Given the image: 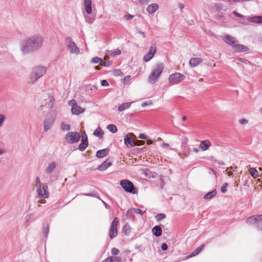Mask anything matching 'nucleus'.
<instances>
[{
	"label": "nucleus",
	"mask_w": 262,
	"mask_h": 262,
	"mask_svg": "<svg viewBox=\"0 0 262 262\" xmlns=\"http://www.w3.org/2000/svg\"><path fill=\"white\" fill-rule=\"evenodd\" d=\"M139 137V138L143 139H146L147 138V137L145 135L143 134H140Z\"/></svg>",
	"instance_id": "nucleus-56"
},
{
	"label": "nucleus",
	"mask_w": 262,
	"mask_h": 262,
	"mask_svg": "<svg viewBox=\"0 0 262 262\" xmlns=\"http://www.w3.org/2000/svg\"><path fill=\"white\" fill-rule=\"evenodd\" d=\"M121 257L119 256H109L102 262H121Z\"/></svg>",
	"instance_id": "nucleus-24"
},
{
	"label": "nucleus",
	"mask_w": 262,
	"mask_h": 262,
	"mask_svg": "<svg viewBox=\"0 0 262 262\" xmlns=\"http://www.w3.org/2000/svg\"><path fill=\"white\" fill-rule=\"evenodd\" d=\"M224 40L233 47L234 50L237 52H246L248 50V47L243 45L238 44L237 40L234 37L229 34L225 35Z\"/></svg>",
	"instance_id": "nucleus-4"
},
{
	"label": "nucleus",
	"mask_w": 262,
	"mask_h": 262,
	"mask_svg": "<svg viewBox=\"0 0 262 262\" xmlns=\"http://www.w3.org/2000/svg\"><path fill=\"white\" fill-rule=\"evenodd\" d=\"M199 253H196V250H195L189 256H188V257H191L192 256H194L196 255H198Z\"/></svg>",
	"instance_id": "nucleus-58"
},
{
	"label": "nucleus",
	"mask_w": 262,
	"mask_h": 262,
	"mask_svg": "<svg viewBox=\"0 0 262 262\" xmlns=\"http://www.w3.org/2000/svg\"><path fill=\"white\" fill-rule=\"evenodd\" d=\"M80 137H81V139H82L81 140L88 141L87 135L85 132H83V133H82L81 136Z\"/></svg>",
	"instance_id": "nucleus-47"
},
{
	"label": "nucleus",
	"mask_w": 262,
	"mask_h": 262,
	"mask_svg": "<svg viewBox=\"0 0 262 262\" xmlns=\"http://www.w3.org/2000/svg\"><path fill=\"white\" fill-rule=\"evenodd\" d=\"M199 253H196V250H195L189 256H188V257H191L192 256H194L196 255H198Z\"/></svg>",
	"instance_id": "nucleus-57"
},
{
	"label": "nucleus",
	"mask_w": 262,
	"mask_h": 262,
	"mask_svg": "<svg viewBox=\"0 0 262 262\" xmlns=\"http://www.w3.org/2000/svg\"><path fill=\"white\" fill-rule=\"evenodd\" d=\"M159 5L157 3H153L148 5L146 11L149 14H153L159 9Z\"/></svg>",
	"instance_id": "nucleus-18"
},
{
	"label": "nucleus",
	"mask_w": 262,
	"mask_h": 262,
	"mask_svg": "<svg viewBox=\"0 0 262 262\" xmlns=\"http://www.w3.org/2000/svg\"><path fill=\"white\" fill-rule=\"evenodd\" d=\"M112 61H107L101 62V65L104 67H110L112 64Z\"/></svg>",
	"instance_id": "nucleus-44"
},
{
	"label": "nucleus",
	"mask_w": 262,
	"mask_h": 262,
	"mask_svg": "<svg viewBox=\"0 0 262 262\" xmlns=\"http://www.w3.org/2000/svg\"><path fill=\"white\" fill-rule=\"evenodd\" d=\"M132 102H125L121 104L119 107H118V111L119 112H122L124 110L129 108L132 104Z\"/></svg>",
	"instance_id": "nucleus-27"
},
{
	"label": "nucleus",
	"mask_w": 262,
	"mask_h": 262,
	"mask_svg": "<svg viewBox=\"0 0 262 262\" xmlns=\"http://www.w3.org/2000/svg\"><path fill=\"white\" fill-rule=\"evenodd\" d=\"M112 165V162L108 159L106 160L101 165L98 166L97 169L100 171L106 170L108 167Z\"/></svg>",
	"instance_id": "nucleus-17"
},
{
	"label": "nucleus",
	"mask_w": 262,
	"mask_h": 262,
	"mask_svg": "<svg viewBox=\"0 0 262 262\" xmlns=\"http://www.w3.org/2000/svg\"><path fill=\"white\" fill-rule=\"evenodd\" d=\"M202 61V59L200 58H192L189 60V64L190 67L193 68L199 65Z\"/></svg>",
	"instance_id": "nucleus-21"
},
{
	"label": "nucleus",
	"mask_w": 262,
	"mask_h": 262,
	"mask_svg": "<svg viewBox=\"0 0 262 262\" xmlns=\"http://www.w3.org/2000/svg\"><path fill=\"white\" fill-rule=\"evenodd\" d=\"M68 105L71 107V112L73 115H78L84 112V109L78 105L76 101L74 99L68 102Z\"/></svg>",
	"instance_id": "nucleus-10"
},
{
	"label": "nucleus",
	"mask_w": 262,
	"mask_h": 262,
	"mask_svg": "<svg viewBox=\"0 0 262 262\" xmlns=\"http://www.w3.org/2000/svg\"><path fill=\"white\" fill-rule=\"evenodd\" d=\"M193 151L196 153L198 152L199 151V149L198 148H194L193 149Z\"/></svg>",
	"instance_id": "nucleus-64"
},
{
	"label": "nucleus",
	"mask_w": 262,
	"mask_h": 262,
	"mask_svg": "<svg viewBox=\"0 0 262 262\" xmlns=\"http://www.w3.org/2000/svg\"><path fill=\"white\" fill-rule=\"evenodd\" d=\"M162 146L163 147H169V145L168 143H163Z\"/></svg>",
	"instance_id": "nucleus-61"
},
{
	"label": "nucleus",
	"mask_w": 262,
	"mask_h": 262,
	"mask_svg": "<svg viewBox=\"0 0 262 262\" xmlns=\"http://www.w3.org/2000/svg\"><path fill=\"white\" fill-rule=\"evenodd\" d=\"M44 38L39 34L28 36L23 39L19 43L20 50L23 55H27L40 49Z\"/></svg>",
	"instance_id": "nucleus-1"
},
{
	"label": "nucleus",
	"mask_w": 262,
	"mask_h": 262,
	"mask_svg": "<svg viewBox=\"0 0 262 262\" xmlns=\"http://www.w3.org/2000/svg\"><path fill=\"white\" fill-rule=\"evenodd\" d=\"M205 247V245L202 244L200 247H198L195 250L196 253H199Z\"/></svg>",
	"instance_id": "nucleus-45"
},
{
	"label": "nucleus",
	"mask_w": 262,
	"mask_h": 262,
	"mask_svg": "<svg viewBox=\"0 0 262 262\" xmlns=\"http://www.w3.org/2000/svg\"><path fill=\"white\" fill-rule=\"evenodd\" d=\"M223 8V5L221 3L215 4L213 6V9L216 11H220Z\"/></svg>",
	"instance_id": "nucleus-32"
},
{
	"label": "nucleus",
	"mask_w": 262,
	"mask_h": 262,
	"mask_svg": "<svg viewBox=\"0 0 262 262\" xmlns=\"http://www.w3.org/2000/svg\"><path fill=\"white\" fill-rule=\"evenodd\" d=\"M137 1L143 5H147L149 2V0H137Z\"/></svg>",
	"instance_id": "nucleus-48"
},
{
	"label": "nucleus",
	"mask_w": 262,
	"mask_h": 262,
	"mask_svg": "<svg viewBox=\"0 0 262 262\" xmlns=\"http://www.w3.org/2000/svg\"><path fill=\"white\" fill-rule=\"evenodd\" d=\"M168 246L167 245L166 243H164L162 244L161 245V249L163 251H165L167 249Z\"/></svg>",
	"instance_id": "nucleus-53"
},
{
	"label": "nucleus",
	"mask_w": 262,
	"mask_h": 262,
	"mask_svg": "<svg viewBox=\"0 0 262 262\" xmlns=\"http://www.w3.org/2000/svg\"><path fill=\"white\" fill-rule=\"evenodd\" d=\"M228 185V184L227 183H225L223 185V186L221 188V190L222 192H223L224 193L226 192V191H227V189L226 188H227Z\"/></svg>",
	"instance_id": "nucleus-41"
},
{
	"label": "nucleus",
	"mask_w": 262,
	"mask_h": 262,
	"mask_svg": "<svg viewBox=\"0 0 262 262\" xmlns=\"http://www.w3.org/2000/svg\"><path fill=\"white\" fill-rule=\"evenodd\" d=\"M118 223L117 217H115L112 222L109 232V235L111 239L114 238L117 234V226Z\"/></svg>",
	"instance_id": "nucleus-14"
},
{
	"label": "nucleus",
	"mask_w": 262,
	"mask_h": 262,
	"mask_svg": "<svg viewBox=\"0 0 262 262\" xmlns=\"http://www.w3.org/2000/svg\"><path fill=\"white\" fill-rule=\"evenodd\" d=\"M164 68V64L162 63H158L155 66L147 79L149 83L153 84L158 81Z\"/></svg>",
	"instance_id": "nucleus-3"
},
{
	"label": "nucleus",
	"mask_w": 262,
	"mask_h": 262,
	"mask_svg": "<svg viewBox=\"0 0 262 262\" xmlns=\"http://www.w3.org/2000/svg\"><path fill=\"white\" fill-rule=\"evenodd\" d=\"M119 250L116 248H113L111 250V253L113 255H117L119 254Z\"/></svg>",
	"instance_id": "nucleus-43"
},
{
	"label": "nucleus",
	"mask_w": 262,
	"mask_h": 262,
	"mask_svg": "<svg viewBox=\"0 0 262 262\" xmlns=\"http://www.w3.org/2000/svg\"><path fill=\"white\" fill-rule=\"evenodd\" d=\"M91 62L97 63L98 62H102V59L98 57H95L91 59Z\"/></svg>",
	"instance_id": "nucleus-36"
},
{
	"label": "nucleus",
	"mask_w": 262,
	"mask_h": 262,
	"mask_svg": "<svg viewBox=\"0 0 262 262\" xmlns=\"http://www.w3.org/2000/svg\"><path fill=\"white\" fill-rule=\"evenodd\" d=\"M152 104V103L151 102H144L142 104L141 106L142 107H145V106L146 105H151Z\"/></svg>",
	"instance_id": "nucleus-59"
},
{
	"label": "nucleus",
	"mask_w": 262,
	"mask_h": 262,
	"mask_svg": "<svg viewBox=\"0 0 262 262\" xmlns=\"http://www.w3.org/2000/svg\"><path fill=\"white\" fill-rule=\"evenodd\" d=\"M80 138V134L76 132H70L64 137L66 141L69 144H74L78 142Z\"/></svg>",
	"instance_id": "nucleus-9"
},
{
	"label": "nucleus",
	"mask_w": 262,
	"mask_h": 262,
	"mask_svg": "<svg viewBox=\"0 0 262 262\" xmlns=\"http://www.w3.org/2000/svg\"><path fill=\"white\" fill-rule=\"evenodd\" d=\"M101 84L102 86H108L109 84H108V82H107V81L105 80H102L101 81Z\"/></svg>",
	"instance_id": "nucleus-49"
},
{
	"label": "nucleus",
	"mask_w": 262,
	"mask_h": 262,
	"mask_svg": "<svg viewBox=\"0 0 262 262\" xmlns=\"http://www.w3.org/2000/svg\"><path fill=\"white\" fill-rule=\"evenodd\" d=\"M108 152L109 150L107 148L99 150L97 151L96 156L98 158H102L106 156L108 154Z\"/></svg>",
	"instance_id": "nucleus-23"
},
{
	"label": "nucleus",
	"mask_w": 262,
	"mask_h": 262,
	"mask_svg": "<svg viewBox=\"0 0 262 262\" xmlns=\"http://www.w3.org/2000/svg\"><path fill=\"white\" fill-rule=\"evenodd\" d=\"M107 128L112 133H115L117 131V127L114 124H110L107 125Z\"/></svg>",
	"instance_id": "nucleus-33"
},
{
	"label": "nucleus",
	"mask_w": 262,
	"mask_h": 262,
	"mask_svg": "<svg viewBox=\"0 0 262 262\" xmlns=\"http://www.w3.org/2000/svg\"><path fill=\"white\" fill-rule=\"evenodd\" d=\"M217 194V191L216 189H214L212 191L208 192L204 196V199L206 200H210L213 197L215 196Z\"/></svg>",
	"instance_id": "nucleus-26"
},
{
	"label": "nucleus",
	"mask_w": 262,
	"mask_h": 262,
	"mask_svg": "<svg viewBox=\"0 0 262 262\" xmlns=\"http://www.w3.org/2000/svg\"><path fill=\"white\" fill-rule=\"evenodd\" d=\"M49 226L48 225L46 227H45L43 229V233L46 236H47L48 235V234L49 233Z\"/></svg>",
	"instance_id": "nucleus-46"
},
{
	"label": "nucleus",
	"mask_w": 262,
	"mask_h": 262,
	"mask_svg": "<svg viewBox=\"0 0 262 262\" xmlns=\"http://www.w3.org/2000/svg\"><path fill=\"white\" fill-rule=\"evenodd\" d=\"M246 223L248 225H254L258 230L262 231V214L250 216L247 219Z\"/></svg>",
	"instance_id": "nucleus-6"
},
{
	"label": "nucleus",
	"mask_w": 262,
	"mask_h": 262,
	"mask_svg": "<svg viewBox=\"0 0 262 262\" xmlns=\"http://www.w3.org/2000/svg\"><path fill=\"white\" fill-rule=\"evenodd\" d=\"M233 13L234 14V15L235 16H236L237 17H239V18H244V15H243L242 14L238 13L237 12L235 11H234L233 12Z\"/></svg>",
	"instance_id": "nucleus-51"
},
{
	"label": "nucleus",
	"mask_w": 262,
	"mask_h": 262,
	"mask_svg": "<svg viewBox=\"0 0 262 262\" xmlns=\"http://www.w3.org/2000/svg\"><path fill=\"white\" fill-rule=\"evenodd\" d=\"M121 50L117 49L114 51V56L119 55L121 54Z\"/></svg>",
	"instance_id": "nucleus-52"
},
{
	"label": "nucleus",
	"mask_w": 262,
	"mask_h": 262,
	"mask_svg": "<svg viewBox=\"0 0 262 262\" xmlns=\"http://www.w3.org/2000/svg\"><path fill=\"white\" fill-rule=\"evenodd\" d=\"M107 52L108 54L114 56V51H113V50L107 51Z\"/></svg>",
	"instance_id": "nucleus-62"
},
{
	"label": "nucleus",
	"mask_w": 262,
	"mask_h": 262,
	"mask_svg": "<svg viewBox=\"0 0 262 262\" xmlns=\"http://www.w3.org/2000/svg\"><path fill=\"white\" fill-rule=\"evenodd\" d=\"M142 213H143L142 211L141 210H140V209L130 208L127 211L126 214L128 215H132L135 213H136V214L139 213L140 214H142Z\"/></svg>",
	"instance_id": "nucleus-28"
},
{
	"label": "nucleus",
	"mask_w": 262,
	"mask_h": 262,
	"mask_svg": "<svg viewBox=\"0 0 262 262\" xmlns=\"http://www.w3.org/2000/svg\"><path fill=\"white\" fill-rule=\"evenodd\" d=\"M57 166V164L55 162H52L49 164L47 168L45 170V172L48 175H51L54 170L55 169Z\"/></svg>",
	"instance_id": "nucleus-16"
},
{
	"label": "nucleus",
	"mask_w": 262,
	"mask_h": 262,
	"mask_svg": "<svg viewBox=\"0 0 262 262\" xmlns=\"http://www.w3.org/2000/svg\"><path fill=\"white\" fill-rule=\"evenodd\" d=\"M239 122L241 124H245L248 123V121L246 119H242L239 120Z\"/></svg>",
	"instance_id": "nucleus-50"
},
{
	"label": "nucleus",
	"mask_w": 262,
	"mask_h": 262,
	"mask_svg": "<svg viewBox=\"0 0 262 262\" xmlns=\"http://www.w3.org/2000/svg\"><path fill=\"white\" fill-rule=\"evenodd\" d=\"M94 136H97L98 137H102L103 133L100 127H98L93 133Z\"/></svg>",
	"instance_id": "nucleus-30"
},
{
	"label": "nucleus",
	"mask_w": 262,
	"mask_h": 262,
	"mask_svg": "<svg viewBox=\"0 0 262 262\" xmlns=\"http://www.w3.org/2000/svg\"><path fill=\"white\" fill-rule=\"evenodd\" d=\"M165 217H166V215L165 214L160 213V214H158L156 216V219H157V221H160V220L165 218Z\"/></svg>",
	"instance_id": "nucleus-42"
},
{
	"label": "nucleus",
	"mask_w": 262,
	"mask_h": 262,
	"mask_svg": "<svg viewBox=\"0 0 262 262\" xmlns=\"http://www.w3.org/2000/svg\"><path fill=\"white\" fill-rule=\"evenodd\" d=\"M35 186L36 188L37 193L39 198L46 199L49 197V192L48 191V186L46 183H44L41 188V183L39 177L35 179Z\"/></svg>",
	"instance_id": "nucleus-5"
},
{
	"label": "nucleus",
	"mask_w": 262,
	"mask_h": 262,
	"mask_svg": "<svg viewBox=\"0 0 262 262\" xmlns=\"http://www.w3.org/2000/svg\"><path fill=\"white\" fill-rule=\"evenodd\" d=\"M225 1L228 2L229 4H232L237 3H243L244 2H250L251 0H225Z\"/></svg>",
	"instance_id": "nucleus-35"
},
{
	"label": "nucleus",
	"mask_w": 262,
	"mask_h": 262,
	"mask_svg": "<svg viewBox=\"0 0 262 262\" xmlns=\"http://www.w3.org/2000/svg\"><path fill=\"white\" fill-rule=\"evenodd\" d=\"M211 142L208 140L202 141L199 145V147L203 150H206L211 146Z\"/></svg>",
	"instance_id": "nucleus-19"
},
{
	"label": "nucleus",
	"mask_w": 262,
	"mask_h": 262,
	"mask_svg": "<svg viewBox=\"0 0 262 262\" xmlns=\"http://www.w3.org/2000/svg\"><path fill=\"white\" fill-rule=\"evenodd\" d=\"M6 120V117L3 114H0V127L3 125L4 121Z\"/></svg>",
	"instance_id": "nucleus-40"
},
{
	"label": "nucleus",
	"mask_w": 262,
	"mask_h": 262,
	"mask_svg": "<svg viewBox=\"0 0 262 262\" xmlns=\"http://www.w3.org/2000/svg\"><path fill=\"white\" fill-rule=\"evenodd\" d=\"M123 231L126 235H129L130 231V226L126 224L123 228Z\"/></svg>",
	"instance_id": "nucleus-34"
},
{
	"label": "nucleus",
	"mask_w": 262,
	"mask_h": 262,
	"mask_svg": "<svg viewBox=\"0 0 262 262\" xmlns=\"http://www.w3.org/2000/svg\"><path fill=\"white\" fill-rule=\"evenodd\" d=\"M66 43L68 50L72 54H77L79 52V48L71 38L68 37L66 39Z\"/></svg>",
	"instance_id": "nucleus-13"
},
{
	"label": "nucleus",
	"mask_w": 262,
	"mask_h": 262,
	"mask_svg": "<svg viewBox=\"0 0 262 262\" xmlns=\"http://www.w3.org/2000/svg\"><path fill=\"white\" fill-rule=\"evenodd\" d=\"M247 20L250 23L262 24V16H261L250 17L247 18Z\"/></svg>",
	"instance_id": "nucleus-22"
},
{
	"label": "nucleus",
	"mask_w": 262,
	"mask_h": 262,
	"mask_svg": "<svg viewBox=\"0 0 262 262\" xmlns=\"http://www.w3.org/2000/svg\"><path fill=\"white\" fill-rule=\"evenodd\" d=\"M130 77L129 76H126L124 78V81H128L129 80Z\"/></svg>",
	"instance_id": "nucleus-63"
},
{
	"label": "nucleus",
	"mask_w": 262,
	"mask_h": 262,
	"mask_svg": "<svg viewBox=\"0 0 262 262\" xmlns=\"http://www.w3.org/2000/svg\"><path fill=\"white\" fill-rule=\"evenodd\" d=\"M215 161L220 165H225V163L223 161H217V160H215Z\"/></svg>",
	"instance_id": "nucleus-60"
},
{
	"label": "nucleus",
	"mask_w": 262,
	"mask_h": 262,
	"mask_svg": "<svg viewBox=\"0 0 262 262\" xmlns=\"http://www.w3.org/2000/svg\"><path fill=\"white\" fill-rule=\"evenodd\" d=\"M56 117V113L54 112H50L46 117L43 122L44 130L47 132L53 126Z\"/></svg>",
	"instance_id": "nucleus-7"
},
{
	"label": "nucleus",
	"mask_w": 262,
	"mask_h": 262,
	"mask_svg": "<svg viewBox=\"0 0 262 262\" xmlns=\"http://www.w3.org/2000/svg\"><path fill=\"white\" fill-rule=\"evenodd\" d=\"M132 136H133V134H130V137H129L128 135H127L125 136L124 139L125 144H126V145L129 144L132 146H134L135 145H139L138 144L139 143H144V142L142 141L138 140V141H136L134 140V139H133L131 137Z\"/></svg>",
	"instance_id": "nucleus-15"
},
{
	"label": "nucleus",
	"mask_w": 262,
	"mask_h": 262,
	"mask_svg": "<svg viewBox=\"0 0 262 262\" xmlns=\"http://www.w3.org/2000/svg\"><path fill=\"white\" fill-rule=\"evenodd\" d=\"M152 57L153 56L151 55L150 53H148L144 56L143 59L144 61L147 62L149 61Z\"/></svg>",
	"instance_id": "nucleus-37"
},
{
	"label": "nucleus",
	"mask_w": 262,
	"mask_h": 262,
	"mask_svg": "<svg viewBox=\"0 0 262 262\" xmlns=\"http://www.w3.org/2000/svg\"><path fill=\"white\" fill-rule=\"evenodd\" d=\"M47 72V68L41 66L33 68L29 75L28 83L34 84L40 78L42 77Z\"/></svg>",
	"instance_id": "nucleus-2"
},
{
	"label": "nucleus",
	"mask_w": 262,
	"mask_h": 262,
	"mask_svg": "<svg viewBox=\"0 0 262 262\" xmlns=\"http://www.w3.org/2000/svg\"><path fill=\"white\" fill-rule=\"evenodd\" d=\"M55 99L52 94H48L45 96L43 100L41 102L39 110L42 111L45 107L51 108L53 107Z\"/></svg>",
	"instance_id": "nucleus-8"
},
{
	"label": "nucleus",
	"mask_w": 262,
	"mask_h": 262,
	"mask_svg": "<svg viewBox=\"0 0 262 262\" xmlns=\"http://www.w3.org/2000/svg\"><path fill=\"white\" fill-rule=\"evenodd\" d=\"M156 51V47L155 45H153L150 47V49L149 51V53H150L153 56Z\"/></svg>",
	"instance_id": "nucleus-39"
},
{
	"label": "nucleus",
	"mask_w": 262,
	"mask_h": 262,
	"mask_svg": "<svg viewBox=\"0 0 262 262\" xmlns=\"http://www.w3.org/2000/svg\"><path fill=\"white\" fill-rule=\"evenodd\" d=\"M137 31L140 33L141 35H142V36L144 38L146 37V34H145V33L144 32H142L139 29H137Z\"/></svg>",
	"instance_id": "nucleus-54"
},
{
	"label": "nucleus",
	"mask_w": 262,
	"mask_h": 262,
	"mask_svg": "<svg viewBox=\"0 0 262 262\" xmlns=\"http://www.w3.org/2000/svg\"><path fill=\"white\" fill-rule=\"evenodd\" d=\"M185 76L180 73L176 72L170 74L168 78V82L171 85L178 84L184 80Z\"/></svg>",
	"instance_id": "nucleus-11"
},
{
	"label": "nucleus",
	"mask_w": 262,
	"mask_h": 262,
	"mask_svg": "<svg viewBox=\"0 0 262 262\" xmlns=\"http://www.w3.org/2000/svg\"><path fill=\"white\" fill-rule=\"evenodd\" d=\"M152 233L156 236H160L162 235V230L161 228L159 226H155L152 229Z\"/></svg>",
	"instance_id": "nucleus-25"
},
{
	"label": "nucleus",
	"mask_w": 262,
	"mask_h": 262,
	"mask_svg": "<svg viewBox=\"0 0 262 262\" xmlns=\"http://www.w3.org/2000/svg\"><path fill=\"white\" fill-rule=\"evenodd\" d=\"M120 184L125 191L135 193V187L131 181L128 180H122L120 182Z\"/></svg>",
	"instance_id": "nucleus-12"
},
{
	"label": "nucleus",
	"mask_w": 262,
	"mask_h": 262,
	"mask_svg": "<svg viewBox=\"0 0 262 262\" xmlns=\"http://www.w3.org/2000/svg\"><path fill=\"white\" fill-rule=\"evenodd\" d=\"M82 142L79 145L78 149L81 151H83L88 146V141L81 140Z\"/></svg>",
	"instance_id": "nucleus-29"
},
{
	"label": "nucleus",
	"mask_w": 262,
	"mask_h": 262,
	"mask_svg": "<svg viewBox=\"0 0 262 262\" xmlns=\"http://www.w3.org/2000/svg\"><path fill=\"white\" fill-rule=\"evenodd\" d=\"M84 7L86 13L89 14H91L92 12V1L91 0H84Z\"/></svg>",
	"instance_id": "nucleus-20"
},
{
	"label": "nucleus",
	"mask_w": 262,
	"mask_h": 262,
	"mask_svg": "<svg viewBox=\"0 0 262 262\" xmlns=\"http://www.w3.org/2000/svg\"><path fill=\"white\" fill-rule=\"evenodd\" d=\"M125 17L126 19L130 20V19H132L134 17V16L131 14H127V15H125Z\"/></svg>",
	"instance_id": "nucleus-55"
},
{
	"label": "nucleus",
	"mask_w": 262,
	"mask_h": 262,
	"mask_svg": "<svg viewBox=\"0 0 262 262\" xmlns=\"http://www.w3.org/2000/svg\"><path fill=\"white\" fill-rule=\"evenodd\" d=\"M61 127L63 130H69L70 129V125L64 123L61 124Z\"/></svg>",
	"instance_id": "nucleus-38"
},
{
	"label": "nucleus",
	"mask_w": 262,
	"mask_h": 262,
	"mask_svg": "<svg viewBox=\"0 0 262 262\" xmlns=\"http://www.w3.org/2000/svg\"><path fill=\"white\" fill-rule=\"evenodd\" d=\"M249 170L251 176L253 177L254 178H256L258 176V171L255 168L250 167Z\"/></svg>",
	"instance_id": "nucleus-31"
}]
</instances>
